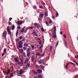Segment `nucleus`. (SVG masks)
<instances>
[{"label": "nucleus", "instance_id": "obj_1", "mask_svg": "<svg viewBox=\"0 0 78 78\" xmlns=\"http://www.w3.org/2000/svg\"><path fill=\"white\" fill-rule=\"evenodd\" d=\"M7 31L8 33L7 34H9L10 36H11V32H10V30H9V26H8L7 28Z\"/></svg>", "mask_w": 78, "mask_h": 78}, {"label": "nucleus", "instance_id": "obj_2", "mask_svg": "<svg viewBox=\"0 0 78 78\" xmlns=\"http://www.w3.org/2000/svg\"><path fill=\"white\" fill-rule=\"evenodd\" d=\"M26 66L25 67V68L27 70V69H28V67H29L30 68H31V65H30L29 63L26 64Z\"/></svg>", "mask_w": 78, "mask_h": 78}, {"label": "nucleus", "instance_id": "obj_3", "mask_svg": "<svg viewBox=\"0 0 78 78\" xmlns=\"http://www.w3.org/2000/svg\"><path fill=\"white\" fill-rule=\"evenodd\" d=\"M3 73L4 75H7V74H9V73H10V70H8L7 72H6V71H4L3 72Z\"/></svg>", "mask_w": 78, "mask_h": 78}, {"label": "nucleus", "instance_id": "obj_4", "mask_svg": "<svg viewBox=\"0 0 78 78\" xmlns=\"http://www.w3.org/2000/svg\"><path fill=\"white\" fill-rule=\"evenodd\" d=\"M7 32L6 31H5L2 33V36L3 37H5V36L7 34Z\"/></svg>", "mask_w": 78, "mask_h": 78}, {"label": "nucleus", "instance_id": "obj_5", "mask_svg": "<svg viewBox=\"0 0 78 78\" xmlns=\"http://www.w3.org/2000/svg\"><path fill=\"white\" fill-rule=\"evenodd\" d=\"M23 62V60H21L20 62H17V64H18V65H20V64H22Z\"/></svg>", "mask_w": 78, "mask_h": 78}, {"label": "nucleus", "instance_id": "obj_6", "mask_svg": "<svg viewBox=\"0 0 78 78\" xmlns=\"http://www.w3.org/2000/svg\"><path fill=\"white\" fill-rule=\"evenodd\" d=\"M32 34L35 36H38L37 34L36 33V31L35 30H34L33 32H32Z\"/></svg>", "mask_w": 78, "mask_h": 78}, {"label": "nucleus", "instance_id": "obj_7", "mask_svg": "<svg viewBox=\"0 0 78 78\" xmlns=\"http://www.w3.org/2000/svg\"><path fill=\"white\" fill-rule=\"evenodd\" d=\"M17 23H18V25L19 26H20V25H22V22L18 21L17 22Z\"/></svg>", "mask_w": 78, "mask_h": 78}, {"label": "nucleus", "instance_id": "obj_8", "mask_svg": "<svg viewBox=\"0 0 78 78\" xmlns=\"http://www.w3.org/2000/svg\"><path fill=\"white\" fill-rule=\"evenodd\" d=\"M31 60L32 62H33L34 61V56H32L31 57Z\"/></svg>", "mask_w": 78, "mask_h": 78}, {"label": "nucleus", "instance_id": "obj_9", "mask_svg": "<svg viewBox=\"0 0 78 78\" xmlns=\"http://www.w3.org/2000/svg\"><path fill=\"white\" fill-rule=\"evenodd\" d=\"M37 72L38 73H42V71L41 70L38 69Z\"/></svg>", "mask_w": 78, "mask_h": 78}, {"label": "nucleus", "instance_id": "obj_10", "mask_svg": "<svg viewBox=\"0 0 78 78\" xmlns=\"http://www.w3.org/2000/svg\"><path fill=\"white\" fill-rule=\"evenodd\" d=\"M19 44L20 45H22L23 44V42H22V41H20Z\"/></svg>", "mask_w": 78, "mask_h": 78}, {"label": "nucleus", "instance_id": "obj_11", "mask_svg": "<svg viewBox=\"0 0 78 78\" xmlns=\"http://www.w3.org/2000/svg\"><path fill=\"white\" fill-rule=\"evenodd\" d=\"M31 55V53L30 52H28L27 53V57H29L30 56V55Z\"/></svg>", "mask_w": 78, "mask_h": 78}, {"label": "nucleus", "instance_id": "obj_12", "mask_svg": "<svg viewBox=\"0 0 78 78\" xmlns=\"http://www.w3.org/2000/svg\"><path fill=\"white\" fill-rule=\"evenodd\" d=\"M44 15L45 17H47L48 16V12H45L44 13Z\"/></svg>", "mask_w": 78, "mask_h": 78}, {"label": "nucleus", "instance_id": "obj_13", "mask_svg": "<svg viewBox=\"0 0 78 78\" xmlns=\"http://www.w3.org/2000/svg\"><path fill=\"white\" fill-rule=\"evenodd\" d=\"M53 32H54L53 33V35H56V31H54Z\"/></svg>", "mask_w": 78, "mask_h": 78}, {"label": "nucleus", "instance_id": "obj_14", "mask_svg": "<svg viewBox=\"0 0 78 78\" xmlns=\"http://www.w3.org/2000/svg\"><path fill=\"white\" fill-rule=\"evenodd\" d=\"M31 47H32V50H34V46L32 45L31 46Z\"/></svg>", "mask_w": 78, "mask_h": 78}, {"label": "nucleus", "instance_id": "obj_15", "mask_svg": "<svg viewBox=\"0 0 78 78\" xmlns=\"http://www.w3.org/2000/svg\"><path fill=\"white\" fill-rule=\"evenodd\" d=\"M18 34H19V30H17L16 33V36H17Z\"/></svg>", "mask_w": 78, "mask_h": 78}, {"label": "nucleus", "instance_id": "obj_16", "mask_svg": "<svg viewBox=\"0 0 78 78\" xmlns=\"http://www.w3.org/2000/svg\"><path fill=\"white\" fill-rule=\"evenodd\" d=\"M33 9H37V6L36 5H34L33 6Z\"/></svg>", "mask_w": 78, "mask_h": 78}, {"label": "nucleus", "instance_id": "obj_17", "mask_svg": "<svg viewBox=\"0 0 78 78\" xmlns=\"http://www.w3.org/2000/svg\"><path fill=\"white\" fill-rule=\"evenodd\" d=\"M19 51H20L21 53H23V50L22 49H20Z\"/></svg>", "mask_w": 78, "mask_h": 78}, {"label": "nucleus", "instance_id": "obj_18", "mask_svg": "<svg viewBox=\"0 0 78 78\" xmlns=\"http://www.w3.org/2000/svg\"><path fill=\"white\" fill-rule=\"evenodd\" d=\"M23 71H22V70H20V75H21L22 74V73H23Z\"/></svg>", "mask_w": 78, "mask_h": 78}, {"label": "nucleus", "instance_id": "obj_19", "mask_svg": "<svg viewBox=\"0 0 78 78\" xmlns=\"http://www.w3.org/2000/svg\"><path fill=\"white\" fill-rule=\"evenodd\" d=\"M64 41L65 42V45L66 47H67V42L65 41V40H64Z\"/></svg>", "mask_w": 78, "mask_h": 78}, {"label": "nucleus", "instance_id": "obj_20", "mask_svg": "<svg viewBox=\"0 0 78 78\" xmlns=\"http://www.w3.org/2000/svg\"><path fill=\"white\" fill-rule=\"evenodd\" d=\"M56 17H58L59 16V14L58 13V12L56 11Z\"/></svg>", "mask_w": 78, "mask_h": 78}, {"label": "nucleus", "instance_id": "obj_21", "mask_svg": "<svg viewBox=\"0 0 78 78\" xmlns=\"http://www.w3.org/2000/svg\"><path fill=\"white\" fill-rule=\"evenodd\" d=\"M69 66V63H68L66 66H65L66 67L67 69H68V66Z\"/></svg>", "mask_w": 78, "mask_h": 78}, {"label": "nucleus", "instance_id": "obj_22", "mask_svg": "<svg viewBox=\"0 0 78 78\" xmlns=\"http://www.w3.org/2000/svg\"><path fill=\"white\" fill-rule=\"evenodd\" d=\"M36 55L39 56L41 55V54H40L39 53L37 52L36 54Z\"/></svg>", "mask_w": 78, "mask_h": 78}, {"label": "nucleus", "instance_id": "obj_23", "mask_svg": "<svg viewBox=\"0 0 78 78\" xmlns=\"http://www.w3.org/2000/svg\"><path fill=\"white\" fill-rule=\"evenodd\" d=\"M23 55L24 56V57L25 58H27V55H26V54H25V52H24L23 53Z\"/></svg>", "mask_w": 78, "mask_h": 78}, {"label": "nucleus", "instance_id": "obj_24", "mask_svg": "<svg viewBox=\"0 0 78 78\" xmlns=\"http://www.w3.org/2000/svg\"><path fill=\"white\" fill-rule=\"evenodd\" d=\"M54 31H56V27L54 26Z\"/></svg>", "mask_w": 78, "mask_h": 78}, {"label": "nucleus", "instance_id": "obj_25", "mask_svg": "<svg viewBox=\"0 0 78 78\" xmlns=\"http://www.w3.org/2000/svg\"><path fill=\"white\" fill-rule=\"evenodd\" d=\"M33 72L34 75H37V72H36V71L34 70Z\"/></svg>", "mask_w": 78, "mask_h": 78}, {"label": "nucleus", "instance_id": "obj_26", "mask_svg": "<svg viewBox=\"0 0 78 78\" xmlns=\"http://www.w3.org/2000/svg\"><path fill=\"white\" fill-rule=\"evenodd\" d=\"M6 52V49L5 48L4 50L3 53H5Z\"/></svg>", "mask_w": 78, "mask_h": 78}, {"label": "nucleus", "instance_id": "obj_27", "mask_svg": "<svg viewBox=\"0 0 78 78\" xmlns=\"http://www.w3.org/2000/svg\"><path fill=\"white\" fill-rule=\"evenodd\" d=\"M50 51H52V46H51V45L50 46Z\"/></svg>", "mask_w": 78, "mask_h": 78}, {"label": "nucleus", "instance_id": "obj_28", "mask_svg": "<svg viewBox=\"0 0 78 78\" xmlns=\"http://www.w3.org/2000/svg\"><path fill=\"white\" fill-rule=\"evenodd\" d=\"M22 47L23 46H22L21 45H20L18 46V47H19V48H22Z\"/></svg>", "mask_w": 78, "mask_h": 78}, {"label": "nucleus", "instance_id": "obj_29", "mask_svg": "<svg viewBox=\"0 0 78 78\" xmlns=\"http://www.w3.org/2000/svg\"><path fill=\"white\" fill-rule=\"evenodd\" d=\"M15 27V25H13L12 28V30H14V27Z\"/></svg>", "mask_w": 78, "mask_h": 78}, {"label": "nucleus", "instance_id": "obj_30", "mask_svg": "<svg viewBox=\"0 0 78 78\" xmlns=\"http://www.w3.org/2000/svg\"><path fill=\"white\" fill-rule=\"evenodd\" d=\"M23 45L25 47H27L28 46V44L25 43L23 44Z\"/></svg>", "mask_w": 78, "mask_h": 78}, {"label": "nucleus", "instance_id": "obj_31", "mask_svg": "<svg viewBox=\"0 0 78 78\" xmlns=\"http://www.w3.org/2000/svg\"><path fill=\"white\" fill-rule=\"evenodd\" d=\"M8 23H9V25H11L12 24H11V23L10 22V21H9Z\"/></svg>", "mask_w": 78, "mask_h": 78}, {"label": "nucleus", "instance_id": "obj_32", "mask_svg": "<svg viewBox=\"0 0 78 78\" xmlns=\"http://www.w3.org/2000/svg\"><path fill=\"white\" fill-rule=\"evenodd\" d=\"M41 30L42 31V32L44 31V28H41Z\"/></svg>", "mask_w": 78, "mask_h": 78}, {"label": "nucleus", "instance_id": "obj_33", "mask_svg": "<svg viewBox=\"0 0 78 78\" xmlns=\"http://www.w3.org/2000/svg\"><path fill=\"white\" fill-rule=\"evenodd\" d=\"M23 38V37H22V36H20V37H19V39L20 40H21V39H22V38Z\"/></svg>", "mask_w": 78, "mask_h": 78}, {"label": "nucleus", "instance_id": "obj_34", "mask_svg": "<svg viewBox=\"0 0 78 78\" xmlns=\"http://www.w3.org/2000/svg\"><path fill=\"white\" fill-rule=\"evenodd\" d=\"M41 4L43 5H44V6H45V4L44 2H42L41 3Z\"/></svg>", "mask_w": 78, "mask_h": 78}, {"label": "nucleus", "instance_id": "obj_35", "mask_svg": "<svg viewBox=\"0 0 78 78\" xmlns=\"http://www.w3.org/2000/svg\"><path fill=\"white\" fill-rule=\"evenodd\" d=\"M44 68H45V66H42L41 68V69H42V70H44Z\"/></svg>", "mask_w": 78, "mask_h": 78}, {"label": "nucleus", "instance_id": "obj_36", "mask_svg": "<svg viewBox=\"0 0 78 78\" xmlns=\"http://www.w3.org/2000/svg\"><path fill=\"white\" fill-rule=\"evenodd\" d=\"M40 16L41 17H43L44 16V14L42 13H41L40 14Z\"/></svg>", "mask_w": 78, "mask_h": 78}, {"label": "nucleus", "instance_id": "obj_37", "mask_svg": "<svg viewBox=\"0 0 78 78\" xmlns=\"http://www.w3.org/2000/svg\"><path fill=\"white\" fill-rule=\"evenodd\" d=\"M53 37L54 38H56V35H54V36H53Z\"/></svg>", "mask_w": 78, "mask_h": 78}, {"label": "nucleus", "instance_id": "obj_38", "mask_svg": "<svg viewBox=\"0 0 78 78\" xmlns=\"http://www.w3.org/2000/svg\"><path fill=\"white\" fill-rule=\"evenodd\" d=\"M15 61L16 62H17V60H18V59L16 58H15Z\"/></svg>", "mask_w": 78, "mask_h": 78}, {"label": "nucleus", "instance_id": "obj_39", "mask_svg": "<svg viewBox=\"0 0 78 78\" xmlns=\"http://www.w3.org/2000/svg\"><path fill=\"white\" fill-rule=\"evenodd\" d=\"M28 60H26L24 62V64H26V63H27V62H28Z\"/></svg>", "mask_w": 78, "mask_h": 78}, {"label": "nucleus", "instance_id": "obj_40", "mask_svg": "<svg viewBox=\"0 0 78 78\" xmlns=\"http://www.w3.org/2000/svg\"><path fill=\"white\" fill-rule=\"evenodd\" d=\"M24 31V28H23L21 30V33H23Z\"/></svg>", "mask_w": 78, "mask_h": 78}, {"label": "nucleus", "instance_id": "obj_41", "mask_svg": "<svg viewBox=\"0 0 78 78\" xmlns=\"http://www.w3.org/2000/svg\"><path fill=\"white\" fill-rule=\"evenodd\" d=\"M59 44V41H58L57 43L56 44V47H57V46L58 45V44Z\"/></svg>", "mask_w": 78, "mask_h": 78}, {"label": "nucleus", "instance_id": "obj_42", "mask_svg": "<svg viewBox=\"0 0 78 78\" xmlns=\"http://www.w3.org/2000/svg\"><path fill=\"white\" fill-rule=\"evenodd\" d=\"M23 69L24 70H27V69L25 68V66L23 67Z\"/></svg>", "mask_w": 78, "mask_h": 78}, {"label": "nucleus", "instance_id": "obj_43", "mask_svg": "<svg viewBox=\"0 0 78 78\" xmlns=\"http://www.w3.org/2000/svg\"><path fill=\"white\" fill-rule=\"evenodd\" d=\"M30 48H29L27 49V51H30Z\"/></svg>", "mask_w": 78, "mask_h": 78}, {"label": "nucleus", "instance_id": "obj_44", "mask_svg": "<svg viewBox=\"0 0 78 78\" xmlns=\"http://www.w3.org/2000/svg\"><path fill=\"white\" fill-rule=\"evenodd\" d=\"M34 25L35 27H37V23H35L34 24Z\"/></svg>", "mask_w": 78, "mask_h": 78}, {"label": "nucleus", "instance_id": "obj_45", "mask_svg": "<svg viewBox=\"0 0 78 78\" xmlns=\"http://www.w3.org/2000/svg\"><path fill=\"white\" fill-rule=\"evenodd\" d=\"M75 70H76V71H78V68L76 67L75 68Z\"/></svg>", "mask_w": 78, "mask_h": 78}, {"label": "nucleus", "instance_id": "obj_46", "mask_svg": "<svg viewBox=\"0 0 78 78\" xmlns=\"http://www.w3.org/2000/svg\"><path fill=\"white\" fill-rule=\"evenodd\" d=\"M12 76H13V74H11L10 76V77L9 78H11V77H12Z\"/></svg>", "mask_w": 78, "mask_h": 78}, {"label": "nucleus", "instance_id": "obj_47", "mask_svg": "<svg viewBox=\"0 0 78 78\" xmlns=\"http://www.w3.org/2000/svg\"><path fill=\"white\" fill-rule=\"evenodd\" d=\"M43 47V46L42 45V46H40V48H38V49H39V50H40V49H41V48Z\"/></svg>", "mask_w": 78, "mask_h": 78}, {"label": "nucleus", "instance_id": "obj_48", "mask_svg": "<svg viewBox=\"0 0 78 78\" xmlns=\"http://www.w3.org/2000/svg\"><path fill=\"white\" fill-rule=\"evenodd\" d=\"M46 25H49V23L48 22H47V21L46 22Z\"/></svg>", "mask_w": 78, "mask_h": 78}, {"label": "nucleus", "instance_id": "obj_49", "mask_svg": "<svg viewBox=\"0 0 78 78\" xmlns=\"http://www.w3.org/2000/svg\"><path fill=\"white\" fill-rule=\"evenodd\" d=\"M39 8H41V9H43V7H42V6H39Z\"/></svg>", "mask_w": 78, "mask_h": 78}, {"label": "nucleus", "instance_id": "obj_50", "mask_svg": "<svg viewBox=\"0 0 78 78\" xmlns=\"http://www.w3.org/2000/svg\"><path fill=\"white\" fill-rule=\"evenodd\" d=\"M63 37L64 38H66V35L65 34L63 35Z\"/></svg>", "mask_w": 78, "mask_h": 78}, {"label": "nucleus", "instance_id": "obj_51", "mask_svg": "<svg viewBox=\"0 0 78 78\" xmlns=\"http://www.w3.org/2000/svg\"><path fill=\"white\" fill-rule=\"evenodd\" d=\"M52 19H55V16H54L52 15Z\"/></svg>", "mask_w": 78, "mask_h": 78}, {"label": "nucleus", "instance_id": "obj_52", "mask_svg": "<svg viewBox=\"0 0 78 78\" xmlns=\"http://www.w3.org/2000/svg\"><path fill=\"white\" fill-rule=\"evenodd\" d=\"M36 68H37V69H39V67L37 65L36 66Z\"/></svg>", "mask_w": 78, "mask_h": 78}, {"label": "nucleus", "instance_id": "obj_53", "mask_svg": "<svg viewBox=\"0 0 78 78\" xmlns=\"http://www.w3.org/2000/svg\"><path fill=\"white\" fill-rule=\"evenodd\" d=\"M38 63L40 64H41V63H42V62L41 61H38Z\"/></svg>", "mask_w": 78, "mask_h": 78}, {"label": "nucleus", "instance_id": "obj_54", "mask_svg": "<svg viewBox=\"0 0 78 78\" xmlns=\"http://www.w3.org/2000/svg\"><path fill=\"white\" fill-rule=\"evenodd\" d=\"M37 40H38V41H40V42H41V39H40V38H37Z\"/></svg>", "mask_w": 78, "mask_h": 78}, {"label": "nucleus", "instance_id": "obj_55", "mask_svg": "<svg viewBox=\"0 0 78 78\" xmlns=\"http://www.w3.org/2000/svg\"><path fill=\"white\" fill-rule=\"evenodd\" d=\"M37 28H39V25L38 24L37 25Z\"/></svg>", "mask_w": 78, "mask_h": 78}, {"label": "nucleus", "instance_id": "obj_56", "mask_svg": "<svg viewBox=\"0 0 78 78\" xmlns=\"http://www.w3.org/2000/svg\"><path fill=\"white\" fill-rule=\"evenodd\" d=\"M12 19V18H9V20H10V21H11Z\"/></svg>", "mask_w": 78, "mask_h": 78}, {"label": "nucleus", "instance_id": "obj_57", "mask_svg": "<svg viewBox=\"0 0 78 78\" xmlns=\"http://www.w3.org/2000/svg\"><path fill=\"white\" fill-rule=\"evenodd\" d=\"M38 77L39 78H42V77L41 76H38Z\"/></svg>", "mask_w": 78, "mask_h": 78}, {"label": "nucleus", "instance_id": "obj_58", "mask_svg": "<svg viewBox=\"0 0 78 78\" xmlns=\"http://www.w3.org/2000/svg\"><path fill=\"white\" fill-rule=\"evenodd\" d=\"M49 23H52V21H51V20H50L49 21Z\"/></svg>", "mask_w": 78, "mask_h": 78}, {"label": "nucleus", "instance_id": "obj_59", "mask_svg": "<svg viewBox=\"0 0 78 78\" xmlns=\"http://www.w3.org/2000/svg\"><path fill=\"white\" fill-rule=\"evenodd\" d=\"M19 41V39H16V42H17L18 41Z\"/></svg>", "mask_w": 78, "mask_h": 78}, {"label": "nucleus", "instance_id": "obj_60", "mask_svg": "<svg viewBox=\"0 0 78 78\" xmlns=\"http://www.w3.org/2000/svg\"><path fill=\"white\" fill-rule=\"evenodd\" d=\"M23 49L24 50H27V48H26L25 47H24L23 48Z\"/></svg>", "mask_w": 78, "mask_h": 78}, {"label": "nucleus", "instance_id": "obj_61", "mask_svg": "<svg viewBox=\"0 0 78 78\" xmlns=\"http://www.w3.org/2000/svg\"><path fill=\"white\" fill-rule=\"evenodd\" d=\"M21 28V27H20L19 26V27H17V28H18V29H19Z\"/></svg>", "mask_w": 78, "mask_h": 78}, {"label": "nucleus", "instance_id": "obj_62", "mask_svg": "<svg viewBox=\"0 0 78 78\" xmlns=\"http://www.w3.org/2000/svg\"><path fill=\"white\" fill-rule=\"evenodd\" d=\"M5 55V53H3L2 55V57H3V56H4V55Z\"/></svg>", "mask_w": 78, "mask_h": 78}, {"label": "nucleus", "instance_id": "obj_63", "mask_svg": "<svg viewBox=\"0 0 78 78\" xmlns=\"http://www.w3.org/2000/svg\"><path fill=\"white\" fill-rule=\"evenodd\" d=\"M75 58H78V55H76V56H75Z\"/></svg>", "mask_w": 78, "mask_h": 78}, {"label": "nucleus", "instance_id": "obj_64", "mask_svg": "<svg viewBox=\"0 0 78 78\" xmlns=\"http://www.w3.org/2000/svg\"><path fill=\"white\" fill-rule=\"evenodd\" d=\"M34 78H38V77H37V76H34Z\"/></svg>", "mask_w": 78, "mask_h": 78}]
</instances>
